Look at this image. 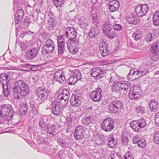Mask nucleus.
Here are the masks:
<instances>
[{
    "instance_id": "obj_37",
    "label": "nucleus",
    "mask_w": 159,
    "mask_h": 159,
    "mask_svg": "<svg viewBox=\"0 0 159 159\" xmlns=\"http://www.w3.org/2000/svg\"><path fill=\"white\" fill-rule=\"evenodd\" d=\"M135 109V111L139 114H142L145 112V108L141 106L136 107Z\"/></svg>"
},
{
    "instance_id": "obj_31",
    "label": "nucleus",
    "mask_w": 159,
    "mask_h": 159,
    "mask_svg": "<svg viewBox=\"0 0 159 159\" xmlns=\"http://www.w3.org/2000/svg\"><path fill=\"white\" fill-rule=\"evenodd\" d=\"M10 79L9 75L6 73H2L0 75V81L2 84L4 83L3 81H5L6 84L8 85V83L9 82Z\"/></svg>"
},
{
    "instance_id": "obj_60",
    "label": "nucleus",
    "mask_w": 159,
    "mask_h": 159,
    "mask_svg": "<svg viewBox=\"0 0 159 159\" xmlns=\"http://www.w3.org/2000/svg\"><path fill=\"white\" fill-rule=\"evenodd\" d=\"M118 155L117 153L113 154L111 157V159H122Z\"/></svg>"
},
{
    "instance_id": "obj_58",
    "label": "nucleus",
    "mask_w": 159,
    "mask_h": 159,
    "mask_svg": "<svg viewBox=\"0 0 159 159\" xmlns=\"http://www.w3.org/2000/svg\"><path fill=\"white\" fill-rule=\"evenodd\" d=\"M30 100L29 103L30 107H31L32 109L33 108L34 109L36 107L35 104L34 102V100L33 99H30Z\"/></svg>"
},
{
    "instance_id": "obj_9",
    "label": "nucleus",
    "mask_w": 159,
    "mask_h": 159,
    "mask_svg": "<svg viewBox=\"0 0 159 159\" xmlns=\"http://www.w3.org/2000/svg\"><path fill=\"white\" fill-rule=\"evenodd\" d=\"M143 93L141 87L139 85H136L130 88L129 92V97L132 99L137 100L141 97V95Z\"/></svg>"
},
{
    "instance_id": "obj_29",
    "label": "nucleus",
    "mask_w": 159,
    "mask_h": 159,
    "mask_svg": "<svg viewBox=\"0 0 159 159\" xmlns=\"http://www.w3.org/2000/svg\"><path fill=\"white\" fill-rule=\"evenodd\" d=\"M23 11L21 10H19L15 15V19L16 23L18 24L22 20L24 15Z\"/></svg>"
},
{
    "instance_id": "obj_32",
    "label": "nucleus",
    "mask_w": 159,
    "mask_h": 159,
    "mask_svg": "<svg viewBox=\"0 0 159 159\" xmlns=\"http://www.w3.org/2000/svg\"><path fill=\"white\" fill-rule=\"evenodd\" d=\"M152 21L156 26H159V10L156 11L153 16Z\"/></svg>"
},
{
    "instance_id": "obj_2",
    "label": "nucleus",
    "mask_w": 159,
    "mask_h": 159,
    "mask_svg": "<svg viewBox=\"0 0 159 159\" xmlns=\"http://www.w3.org/2000/svg\"><path fill=\"white\" fill-rule=\"evenodd\" d=\"M29 86L24 81L19 80L14 83L12 87L15 98L19 99L20 96L25 97L29 93Z\"/></svg>"
},
{
    "instance_id": "obj_48",
    "label": "nucleus",
    "mask_w": 159,
    "mask_h": 159,
    "mask_svg": "<svg viewBox=\"0 0 159 159\" xmlns=\"http://www.w3.org/2000/svg\"><path fill=\"white\" fill-rule=\"evenodd\" d=\"M137 145L139 147H140L142 148H144L146 146V141L143 139L141 138Z\"/></svg>"
},
{
    "instance_id": "obj_27",
    "label": "nucleus",
    "mask_w": 159,
    "mask_h": 159,
    "mask_svg": "<svg viewBox=\"0 0 159 159\" xmlns=\"http://www.w3.org/2000/svg\"><path fill=\"white\" fill-rule=\"evenodd\" d=\"M2 86L3 88V96L8 99V98L11 94V89L8 87L7 84H5L4 83H2Z\"/></svg>"
},
{
    "instance_id": "obj_44",
    "label": "nucleus",
    "mask_w": 159,
    "mask_h": 159,
    "mask_svg": "<svg viewBox=\"0 0 159 159\" xmlns=\"http://www.w3.org/2000/svg\"><path fill=\"white\" fill-rule=\"evenodd\" d=\"M154 37L151 33H148L145 38L146 41L148 43L153 42L154 40Z\"/></svg>"
},
{
    "instance_id": "obj_17",
    "label": "nucleus",
    "mask_w": 159,
    "mask_h": 159,
    "mask_svg": "<svg viewBox=\"0 0 159 159\" xmlns=\"http://www.w3.org/2000/svg\"><path fill=\"white\" fill-rule=\"evenodd\" d=\"M39 52V48L38 47H33L30 51H27L25 53V58L28 60H31L34 58L38 54Z\"/></svg>"
},
{
    "instance_id": "obj_36",
    "label": "nucleus",
    "mask_w": 159,
    "mask_h": 159,
    "mask_svg": "<svg viewBox=\"0 0 159 159\" xmlns=\"http://www.w3.org/2000/svg\"><path fill=\"white\" fill-rule=\"evenodd\" d=\"M100 51L102 56L103 57H106L109 54V48H104L103 47L100 48Z\"/></svg>"
},
{
    "instance_id": "obj_28",
    "label": "nucleus",
    "mask_w": 159,
    "mask_h": 159,
    "mask_svg": "<svg viewBox=\"0 0 159 159\" xmlns=\"http://www.w3.org/2000/svg\"><path fill=\"white\" fill-rule=\"evenodd\" d=\"M108 146L110 148H114L115 147V145L117 143V140L114 139L112 135L109 136L107 139Z\"/></svg>"
},
{
    "instance_id": "obj_57",
    "label": "nucleus",
    "mask_w": 159,
    "mask_h": 159,
    "mask_svg": "<svg viewBox=\"0 0 159 159\" xmlns=\"http://www.w3.org/2000/svg\"><path fill=\"white\" fill-rule=\"evenodd\" d=\"M64 36L60 35L57 37V42L58 43H64Z\"/></svg>"
},
{
    "instance_id": "obj_47",
    "label": "nucleus",
    "mask_w": 159,
    "mask_h": 159,
    "mask_svg": "<svg viewBox=\"0 0 159 159\" xmlns=\"http://www.w3.org/2000/svg\"><path fill=\"white\" fill-rule=\"evenodd\" d=\"M54 5L57 7H60L63 4L64 0H52Z\"/></svg>"
},
{
    "instance_id": "obj_20",
    "label": "nucleus",
    "mask_w": 159,
    "mask_h": 159,
    "mask_svg": "<svg viewBox=\"0 0 159 159\" xmlns=\"http://www.w3.org/2000/svg\"><path fill=\"white\" fill-rule=\"evenodd\" d=\"M54 80L60 83H62L66 80V79L61 70L56 71L53 74Z\"/></svg>"
},
{
    "instance_id": "obj_4",
    "label": "nucleus",
    "mask_w": 159,
    "mask_h": 159,
    "mask_svg": "<svg viewBox=\"0 0 159 159\" xmlns=\"http://www.w3.org/2000/svg\"><path fill=\"white\" fill-rule=\"evenodd\" d=\"M123 103L120 101L115 99L112 100L108 105V108L110 111L114 114H119L123 110Z\"/></svg>"
},
{
    "instance_id": "obj_26",
    "label": "nucleus",
    "mask_w": 159,
    "mask_h": 159,
    "mask_svg": "<svg viewBox=\"0 0 159 159\" xmlns=\"http://www.w3.org/2000/svg\"><path fill=\"white\" fill-rule=\"evenodd\" d=\"M58 98L60 99V101H59V100H57V101L60 102V104L63 107L64 106L65 107L66 105L69 100L68 96H62V94H59L58 96Z\"/></svg>"
},
{
    "instance_id": "obj_40",
    "label": "nucleus",
    "mask_w": 159,
    "mask_h": 159,
    "mask_svg": "<svg viewBox=\"0 0 159 159\" xmlns=\"http://www.w3.org/2000/svg\"><path fill=\"white\" fill-rule=\"evenodd\" d=\"M79 24L81 26H83L84 25L86 26L88 25L86 19L84 16H81L79 18Z\"/></svg>"
},
{
    "instance_id": "obj_54",
    "label": "nucleus",
    "mask_w": 159,
    "mask_h": 159,
    "mask_svg": "<svg viewBox=\"0 0 159 159\" xmlns=\"http://www.w3.org/2000/svg\"><path fill=\"white\" fill-rule=\"evenodd\" d=\"M59 94H62V96H65V97L68 96V98L70 97V93L68 90L66 89H64L62 91V92L59 93Z\"/></svg>"
},
{
    "instance_id": "obj_3",
    "label": "nucleus",
    "mask_w": 159,
    "mask_h": 159,
    "mask_svg": "<svg viewBox=\"0 0 159 159\" xmlns=\"http://www.w3.org/2000/svg\"><path fill=\"white\" fill-rule=\"evenodd\" d=\"M14 112L11 105L6 104L0 106V117L6 120H9L12 118Z\"/></svg>"
},
{
    "instance_id": "obj_62",
    "label": "nucleus",
    "mask_w": 159,
    "mask_h": 159,
    "mask_svg": "<svg viewBox=\"0 0 159 159\" xmlns=\"http://www.w3.org/2000/svg\"><path fill=\"white\" fill-rule=\"evenodd\" d=\"M82 128L81 126H77L75 131L74 132L76 133H80V130Z\"/></svg>"
},
{
    "instance_id": "obj_23",
    "label": "nucleus",
    "mask_w": 159,
    "mask_h": 159,
    "mask_svg": "<svg viewBox=\"0 0 159 159\" xmlns=\"http://www.w3.org/2000/svg\"><path fill=\"white\" fill-rule=\"evenodd\" d=\"M121 85V82L114 81L111 86L112 91L115 93H120L122 91V89L120 88Z\"/></svg>"
},
{
    "instance_id": "obj_21",
    "label": "nucleus",
    "mask_w": 159,
    "mask_h": 159,
    "mask_svg": "<svg viewBox=\"0 0 159 159\" xmlns=\"http://www.w3.org/2000/svg\"><path fill=\"white\" fill-rule=\"evenodd\" d=\"M127 21L129 24L134 25L139 24L140 20L135 15L130 13L127 15Z\"/></svg>"
},
{
    "instance_id": "obj_6",
    "label": "nucleus",
    "mask_w": 159,
    "mask_h": 159,
    "mask_svg": "<svg viewBox=\"0 0 159 159\" xmlns=\"http://www.w3.org/2000/svg\"><path fill=\"white\" fill-rule=\"evenodd\" d=\"M130 125L133 130L135 131L139 132L142 128L146 127L148 125L145 119L140 118L131 121Z\"/></svg>"
},
{
    "instance_id": "obj_59",
    "label": "nucleus",
    "mask_w": 159,
    "mask_h": 159,
    "mask_svg": "<svg viewBox=\"0 0 159 159\" xmlns=\"http://www.w3.org/2000/svg\"><path fill=\"white\" fill-rule=\"evenodd\" d=\"M50 117L48 116H44L43 117L42 119L40 120V121L43 120V122L46 123L45 121L49 122L50 120Z\"/></svg>"
},
{
    "instance_id": "obj_14",
    "label": "nucleus",
    "mask_w": 159,
    "mask_h": 159,
    "mask_svg": "<svg viewBox=\"0 0 159 159\" xmlns=\"http://www.w3.org/2000/svg\"><path fill=\"white\" fill-rule=\"evenodd\" d=\"M70 85L75 84L82 78L81 73L79 70L70 71Z\"/></svg>"
},
{
    "instance_id": "obj_11",
    "label": "nucleus",
    "mask_w": 159,
    "mask_h": 159,
    "mask_svg": "<svg viewBox=\"0 0 159 159\" xmlns=\"http://www.w3.org/2000/svg\"><path fill=\"white\" fill-rule=\"evenodd\" d=\"M114 127V121L113 119L111 117L105 118L102 124V129L106 132L111 131L113 129Z\"/></svg>"
},
{
    "instance_id": "obj_34",
    "label": "nucleus",
    "mask_w": 159,
    "mask_h": 159,
    "mask_svg": "<svg viewBox=\"0 0 159 159\" xmlns=\"http://www.w3.org/2000/svg\"><path fill=\"white\" fill-rule=\"evenodd\" d=\"M39 125L41 128V130L44 131V132H47L50 126L47 123L43 122V120L39 121Z\"/></svg>"
},
{
    "instance_id": "obj_24",
    "label": "nucleus",
    "mask_w": 159,
    "mask_h": 159,
    "mask_svg": "<svg viewBox=\"0 0 159 159\" xmlns=\"http://www.w3.org/2000/svg\"><path fill=\"white\" fill-rule=\"evenodd\" d=\"M99 29L97 27H92L89 33V35L90 38H94L99 35L100 32Z\"/></svg>"
},
{
    "instance_id": "obj_63",
    "label": "nucleus",
    "mask_w": 159,
    "mask_h": 159,
    "mask_svg": "<svg viewBox=\"0 0 159 159\" xmlns=\"http://www.w3.org/2000/svg\"><path fill=\"white\" fill-rule=\"evenodd\" d=\"M42 52V54L44 55L45 57H46L48 59H50V58L51 57L49 53H52V52H46V53H43Z\"/></svg>"
},
{
    "instance_id": "obj_15",
    "label": "nucleus",
    "mask_w": 159,
    "mask_h": 159,
    "mask_svg": "<svg viewBox=\"0 0 159 159\" xmlns=\"http://www.w3.org/2000/svg\"><path fill=\"white\" fill-rule=\"evenodd\" d=\"M148 9V6L147 4H141L136 7L135 12L138 16L141 17L143 16L147 13Z\"/></svg>"
},
{
    "instance_id": "obj_7",
    "label": "nucleus",
    "mask_w": 159,
    "mask_h": 159,
    "mask_svg": "<svg viewBox=\"0 0 159 159\" xmlns=\"http://www.w3.org/2000/svg\"><path fill=\"white\" fill-rule=\"evenodd\" d=\"M102 30L105 36L109 39H113L116 36V34L112 25L110 23H104L102 26Z\"/></svg>"
},
{
    "instance_id": "obj_38",
    "label": "nucleus",
    "mask_w": 159,
    "mask_h": 159,
    "mask_svg": "<svg viewBox=\"0 0 159 159\" xmlns=\"http://www.w3.org/2000/svg\"><path fill=\"white\" fill-rule=\"evenodd\" d=\"M92 23L94 25H97L99 22V19L97 13L93 14L92 16Z\"/></svg>"
},
{
    "instance_id": "obj_10",
    "label": "nucleus",
    "mask_w": 159,
    "mask_h": 159,
    "mask_svg": "<svg viewBox=\"0 0 159 159\" xmlns=\"http://www.w3.org/2000/svg\"><path fill=\"white\" fill-rule=\"evenodd\" d=\"M44 47L42 48V52L44 53L46 52H52L55 53L54 49L55 45L53 42L50 39H47L43 43Z\"/></svg>"
},
{
    "instance_id": "obj_18",
    "label": "nucleus",
    "mask_w": 159,
    "mask_h": 159,
    "mask_svg": "<svg viewBox=\"0 0 159 159\" xmlns=\"http://www.w3.org/2000/svg\"><path fill=\"white\" fill-rule=\"evenodd\" d=\"M86 115L82 120V124L86 126H91L94 119L91 116L90 113H85Z\"/></svg>"
},
{
    "instance_id": "obj_61",
    "label": "nucleus",
    "mask_w": 159,
    "mask_h": 159,
    "mask_svg": "<svg viewBox=\"0 0 159 159\" xmlns=\"http://www.w3.org/2000/svg\"><path fill=\"white\" fill-rule=\"evenodd\" d=\"M27 110L24 109L23 108H22L20 110V113L22 115H25L27 112Z\"/></svg>"
},
{
    "instance_id": "obj_13",
    "label": "nucleus",
    "mask_w": 159,
    "mask_h": 159,
    "mask_svg": "<svg viewBox=\"0 0 159 159\" xmlns=\"http://www.w3.org/2000/svg\"><path fill=\"white\" fill-rule=\"evenodd\" d=\"M102 90L101 89L98 88L96 90L91 92L89 95V97L94 102H99L102 99Z\"/></svg>"
},
{
    "instance_id": "obj_55",
    "label": "nucleus",
    "mask_w": 159,
    "mask_h": 159,
    "mask_svg": "<svg viewBox=\"0 0 159 159\" xmlns=\"http://www.w3.org/2000/svg\"><path fill=\"white\" fill-rule=\"evenodd\" d=\"M124 157L125 159H134L132 155L129 152H127L125 154Z\"/></svg>"
},
{
    "instance_id": "obj_49",
    "label": "nucleus",
    "mask_w": 159,
    "mask_h": 159,
    "mask_svg": "<svg viewBox=\"0 0 159 159\" xmlns=\"http://www.w3.org/2000/svg\"><path fill=\"white\" fill-rule=\"evenodd\" d=\"M112 26H113V28L114 29L115 31V30L120 31L122 28V26L120 25L119 24H114Z\"/></svg>"
},
{
    "instance_id": "obj_50",
    "label": "nucleus",
    "mask_w": 159,
    "mask_h": 159,
    "mask_svg": "<svg viewBox=\"0 0 159 159\" xmlns=\"http://www.w3.org/2000/svg\"><path fill=\"white\" fill-rule=\"evenodd\" d=\"M56 23L54 21L48 20V26L50 30L52 29L53 28L56 27Z\"/></svg>"
},
{
    "instance_id": "obj_51",
    "label": "nucleus",
    "mask_w": 159,
    "mask_h": 159,
    "mask_svg": "<svg viewBox=\"0 0 159 159\" xmlns=\"http://www.w3.org/2000/svg\"><path fill=\"white\" fill-rule=\"evenodd\" d=\"M44 17L46 18H47L49 20H52L53 18V15L51 11L46 12Z\"/></svg>"
},
{
    "instance_id": "obj_33",
    "label": "nucleus",
    "mask_w": 159,
    "mask_h": 159,
    "mask_svg": "<svg viewBox=\"0 0 159 159\" xmlns=\"http://www.w3.org/2000/svg\"><path fill=\"white\" fill-rule=\"evenodd\" d=\"M77 98H79L78 96L75 94L72 95L70 99V104L72 106L77 107L78 106L79 103L78 102L79 99Z\"/></svg>"
},
{
    "instance_id": "obj_1",
    "label": "nucleus",
    "mask_w": 159,
    "mask_h": 159,
    "mask_svg": "<svg viewBox=\"0 0 159 159\" xmlns=\"http://www.w3.org/2000/svg\"><path fill=\"white\" fill-rule=\"evenodd\" d=\"M29 86L24 81L19 80L14 83L12 87L15 98L19 99L20 96L25 97L29 93Z\"/></svg>"
},
{
    "instance_id": "obj_43",
    "label": "nucleus",
    "mask_w": 159,
    "mask_h": 159,
    "mask_svg": "<svg viewBox=\"0 0 159 159\" xmlns=\"http://www.w3.org/2000/svg\"><path fill=\"white\" fill-rule=\"evenodd\" d=\"M55 129L54 128V126L50 125L47 131L48 134H50L52 135L55 136L57 134V133L55 132Z\"/></svg>"
},
{
    "instance_id": "obj_12",
    "label": "nucleus",
    "mask_w": 159,
    "mask_h": 159,
    "mask_svg": "<svg viewBox=\"0 0 159 159\" xmlns=\"http://www.w3.org/2000/svg\"><path fill=\"white\" fill-rule=\"evenodd\" d=\"M47 91L45 87L43 86L38 87L35 89V94L40 98L41 102L47 99L48 95Z\"/></svg>"
},
{
    "instance_id": "obj_42",
    "label": "nucleus",
    "mask_w": 159,
    "mask_h": 159,
    "mask_svg": "<svg viewBox=\"0 0 159 159\" xmlns=\"http://www.w3.org/2000/svg\"><path fill=\"white\" fill-rule=\"evenodd\" d=\"M128 138L126 136H123L121 139V144L123 146H127L128 145Z\"/></svg>"
},
{
    "instance_id": "obj_25",
    "label": "nucleus",
    "mask_w": 159,
    "mask_h": 159,
    "mask_svg": "<svg viewBox=\"0 0 159 159\" xmlns=\"http://www.w3.org/2000/svg\"><path fill=\"white\" fill-rule=\"evenodd\" d=\"M148 106L151 112H155L158 110V102L155 100H150Z\"/></svg>"
},
{
    "instance_id": "obj_5",
    "label": "nucleus",
    "mask_w": 159,
    "mask_h": 159,
    "mask_svg": "<svg viewBox=\"0 0 159 159\" xmlns=\"http://www.w3.org/2000/svg\"><path fill=\"white\" fill-rule=\"evenodd\" d=\"M148 72L146 69H140L135 70L131 68L127 77L129 80H133L137 78H138L145 75Z\"/></svg>"
},
{
    "instance_id": "obj_22",
    "label": "nucleus",
    "mask_w": 159,
    "mask_h": 159,
    "mask_svg": "<svg viewBox=\"0 0 159 159\" xmlns=\"http://www.w3.org/2000/svg\"><path fill=\"white\" fill-rule=\"evenodd\" d=\"M108 5L110 11L113 12L119 8V2L117 0H110Z\"/></svg>"
},
{
    "instance_id": "obj_35",
    "label": "nucleus",
    "mask_w": 159,
    "mask_h": 159,
    "mask_svg": "<svg viewBox=\"0 0 159 159\" xmlns=\"http://www.w3.org/2000/svg\"><path fill=\"white\" fill-rule=\"evenodd\" d=\"M121 88L122 89V90H124L125 91H127L129 89H130L131 86L129 81H122L121 82Z\"/></svg>"
},
{
    "instance_id": "obj_46",
    "label": "nucleus",
    "mask_w": 159,
    "mask_h": 159,
    "mask_svg": "<svg viewBox=\"0 0 159 159\" xmlns=\"http://www.w3.org/2000/svg\"><path fill=\"white\" fill-rule=\"evenodd\" d=\"M72 42L70 43V53L72 54H75L77 53H78V48H76L75 47V45L74 44L73 45H74V46L72 44Z\"/></svg>"
},
{
    "instance_id": "obj_64",
    "label": "nucleus",
    "mask_w": 159,
    "mask_h": 159,
    "mask_svg": "<svg viewBox=\"0 0 159 159\" xmlns=\"http://www.w3.org/2000/svg\"><path fill=\"white\" fill-rule=\"evenodd\" d=\"M32 111L33 113L34 114H37L38 113V111L37 109V108L35 107V108H32Z\"/></svg>"
},
{
    "instance_id": "obj_30",
    "label": "nucleus",
    "mask_w": 159,
    "mask_h": 159,
    "mask_svg": "<svg viewBox=\"0 0 159 159\" xmlns=\"http://www.w3.org/2000/svg\"><path fill=\"white\" fill-rule=\"evenodd\" d=\"M77 35V33L75 31V29L73 28L70 27V43L72 42V43H75L78 42L77 40H75Z\"/></svg>"
},
{
    "instance_id": "obj_52",
    "label": "nucleus",
    "mask_w": 159,
    "mask_h": 159,
    "mask_svg": "<svg viewBox=\"0 0 159 159\" xmlns=\"http://www.w3.org/2000/svg\"><path fill=\"white\" fill-rule=\"evenodd\" d=\"M154 142L157 144H159V132L156 133L154 137Z\"/></svg>"
},
{
    "instance_id": "obj_41",
    "label": "nucleus",
    "mask_w": 159,
    "mask_h": 159,
    "mask_svg": "<svg viewBox=\"0 0 159 159\" xmlns=\"http://www.w3.org/2000/svg\"><path fill=\"white\" fill-rule=\"evenodd\" d=\"M132 37L136 41L140 40L142 38L141 33L137 31H135L132 34Z\"/></svg>"
},
{
    "instance_id": "obj_53",
    "label": "nucleus",
    "mask_w": 159,
    "mask_h": 159,
    "mask_svg": "<svg viewBox=\"0 0 159 159\" xmlns=\"http://www.w3.org/2000/svg\"><path fill=\"white\" fill-rule=\"evenodd\" d=\"M141 137H140L138 136H134L133 139V143L134 144L137 143V144H138V142H139L140 140L141 139Z\"/></svg>"
},
{
    "instance_id": "obj_8",
    "label": "nucleus",
    "mask_w": 159,
    "mask_h": 159,
    "mask_svg": "<svg viewBox=\"0 0 159 159\" xmlns=\"http://www.w3.org/2000/svg\"><path fill=\"white\" fill-rule=\"evenodd\" d=\"M49 105V108L51 109L52 113L54 115H59L63 110L62 106L60 104V102L56 100L51 101Z\"/></svg>"
},
{
    "instance_id": "obj_39",
    "label": "nucleus",
    "mask_w": 159,
    "mask_h": 159,
    "mask_svg": "<svg viewBox=\"0 0 159 159\" xmlns=\"http://www.w3.org/2000/svg\"><path fill=\"white\" fill-rule=\"evenodd\" d=\"M80 132V134L79 135L80 133L74 132V136L75 139L76 140H79L82 139L84 137L83 134V132Z\"/></svg>"
},
{
    "instance_id": "obj_16",
    "label": "nucleus",
    "mask_w": 159,
    "mask_h": 159,
    "mask_svg": "<svg viewBox=\"0 0 159 159\" xmlns=\"http://www.w3.org/2000/svg\"><path fill=\"white\" fill-rule=\"evenodd\" d=\"M150 51L152 54L156 57L155 59H153L155 61L157 60L159 55V42H155L151 44Z\"/></svg>"
},
{
    "instance_id": "obj_45",
    "label": "nucleus",
    "mask_w": 159,
    "mask_h": 159,
    "mask_svg": "<svg viewBox=\"0 0 159 159\" xmlns=\"http://www.w3.org/2000/svg\"><path fill=\"white\" fill-rule=\"evenodd\" d=\"M58 53L60 54L62 53L64 51V43H58Z\"/></svg>"
},
{
    "instance_id": "obj_19",
    "label": "nucleus",
    "mask_w": 159,
    "mask_h": 159,
    "mask_svg": "<svg viewBox=\"0 0 159 159\" xmlns=\"http://www.w3.org/2000/svg\"><path fill=\"white\" fill-rule=\"evenodd\" d=\"M103 73V71L100 67H96L91 70L90 74L91 76L95 77V79H98L102 77Z\"/></svg>"
},
{
    "instance_id": "obj_56",
    "label": "nucleus",
    "mask_w": 159,
    "mask_h": 159,
    "mask_svg": "<svg viewBox=\"0 0 159 159\" xmlns=\"http://www.w3.org/2000/svg\"><path fill=\"white\" fill-rule=\"evenodd\" d=\"M20 45L22 50H25L28 48L27 44L22 42H20Z\"/></svg>"
}]
</instances>
